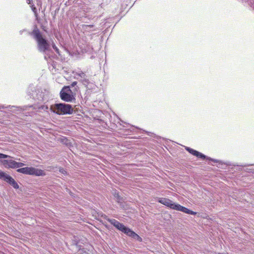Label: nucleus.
Masks as SVG:
<instances>
[{
  "instance_id": "17",
  "label": "nucleus",
  "mask_w": 254,
  "mask_h": 254,
  "mask_svg": "<svg viewBox=\"0 0 254 254\" xmlns=\"http://www.w3.org/2000/svg\"><path fill=\"white\" fill-rule=\"evenodd\" d=\"M84 26L86 27H90V28H91V27H93L94 26V25H86Z\"/></svg>"
},
{
  "instance_id": "13",
  "label": "nucleus",
  "mask_w": 254,
  "mask_h": 254,
  "mask_svg": "<svg viewBox=\"0 0 254 254\" xmlns=\"http://www.w3.org/2000/svg\"><path fill=\"white\" fill-rule=\"evenodd\" d=\"M8 157H10L7 155H5V154H4L2 153H0V159L6 158Z\"/></svg>"
},
{
  "instance_id": "11",
  "label": "nucleus",
  "mask_w": 254,
  "mask_h": 254,
  "mask_svg": "<svg viewBox=\"0 0 254 254\" xmlns=\"http://www.w3.org/2000/svg\"><path fill=\"white\" fill-rule=\"evenodd\" d=\"M108 221L113 225H114L117 229L119 230L120 231H122L125 226L124 225L120 223L119 221L116 220V219H108Z\"/></svg>"
},
{
  "instance_id": "9",
  "label": "nucleus",
  "mask_w": 254,
  "mask_h": 254,
  "mask_svg": "<svg viewBox=\"0 0 254 254\" xmlns=\"http://www.w3.org/2000/svg\"><path fill=\"white\" fill-rule=\"evenodd\" d=\"M73 74L74 75L75 78L79 79L80 77V79L79 81L83 84L88 83L89 80L87 78L86 74L82 71L80 70L78 71H73Z\"/></svg>"
},
{
  "instance_id": "16",
  "label": "nucleus",
  "mask_w": 254,
  "mask_h": 254,
  "mask_svg": "<svg viewBox=\"0 0 254 254\" xmlns=\"http://www.w3.org/2000/svg\"><path fill=\"white\" fill-rule=\"evenodd\" d=\"M31 7H32V10L34 12H36V8L34 6V5H32L31 6Z\"/></svg>"
},
{
  "instance_id": "7",
  "label": "nucleus",
  "mask_w": 254,
  "mask_h": 254,
  "mask_svg": "<svg viewBox=\"0 0 254 254\" xmlns=\"http://www.w3.org/2000/svg\"><path fill=\"white\" fill-rule=\"evenodd\" d=\"M1 163L6 168L15 169L25 165L23 163L17 162L12 160H3Z\"/></svg>"
},
{
  "instance_id": "15",
  "label": "nucleus",
  "mask_w": 254,
  "mask_h": 254,
  "mask_svg": "<svg viewBox=\"0 0 254 254\" xmlns=\"http://www.w3.org/2000/svg\"><path fill=\"white\" fill-rule=\"evenodd\" d=\"M77 82L76 81H73L72 82V83L71 84V87H74L75 85H76Z\"/></svg>"
},
{
  "instance_id": "12",
  "label": "nucleus",
  "mask_w": 254,
  "mask_h": 254,
  "mask_svg": "<svg viewBox=\"0 0 254 254\" xmlns=\"http://www.w3.org/2000/svg\"><path fill=\"white\" fill-rule=\"evenodd\" d=\"M52 47L53 48V49L55 50V51L56 52V53L59 54V55H60V50L57 47V46L55 45V44H53L52 45Z\"/></svg>"
},
{
  "instance_id": "1",
  "label": "nucleus",
  "mask_w": 254,
  "mask_h": 254,
  "mask_svg": "<svg viewBox=\"0 0 254 254\" xmlns=\"http://www.w3.org/2000/svg\"><path fill=\"white\" fill-rule=\"evenodd\" d=\"M158 201L167 207L174 210L182 211L185 213L191 215H195L196 214V212L190 210L179 204L175 203L172 200L167 198H159L158 199Z\"/></svg>"
},
{
  "instance_id": "8",
  "label": "nucleus",
  "mask_w": 254,
  "mask_h": 254,
  "mask_svg": "<svg viewBox=\"0 0 254 254\" xmlns=\"http://www.w3.org/2000/svg\"><path fill=\"white\" fill-rule=\"evenodd\" d=\"M121 231L126 234L128 236L136 239L139 242H142V238L139 235H138L129 228L126 227L125 226Z\"/></svg>"
},
{
  "instance_id": "18",
  "label": "nucleus",
  "mask_w": 254,
  "mask_h": 254,
  "mask_svg": "<svg viewBox=\"0 0 254 254\" xmlns=\"http://www.w3.org/2000/svg\"><path fill=\"white\" fill-rule=\"evenodd\" d=\"M64 170H63V169H62V171L60 170V172H62V173H64Z\"/></svg>"
},
{
  "instance_id": "4",
  "label": "nucleus",
  "mask_w": 254,
  "mask_h": 254,
  "mask_svg": "<svg viewBox=\"0 0 254 254\" xmlns=\"http://www.w3.org/2000/svg\"><path fill=\"white\" fill-rule=\"evenodd\" d=\"M34 34V37L37 42L39 50L43 52H45L46 51L48 50L49 44L47 41L43 38L40 32L38 30L35 31Z\"/></svg>"
},
{
  "instance_id": "5",
  "label": "nucleus",
  "mask_w": 254,
  "mask_h": 254,
  "mask_svg": "<svg viewBox=\"0 0 254 254\" xmlns=\"http://www.w3.org/2000/svg\"><path fill=\"white\" fill-rule=\"evenodd\" d=\"M60 96L63 101L67 102H71L75 99L69 86H64L60 91Z\"/></svg>"
},
{
  "instance_id": "3",
  "label": "nucleus",
  "mask_w": 254,
  "mask_h": 254,
  "mask_svg": "<svg viewBox=\"0 0 254 254\" xmlns=\"http://www.w3.org/2000/svg\"><path fill=\"white\" fill-rule=\"evenodd\" d=\"M17 172L23 174L34 175L36 176H43L45 175L43 170L32 167L19 168L17 170Z\"/></svg>"
},
{
  "instance_id": "14",
  "label": "nucleus",
  "mask_w": 254,
  "mask_h": 254,
  "mask_svg": "<svg viewBox=\"0 0 254 254\" xmlns=\"http://www.w3.org/2000/svg\"><path fill=\"white\" fill-rule=\"evenodd\" d=\"M39 109L43 110H47L48 109V107L47 105H43L40 107Z\"/></svg>"
},
{
  "instance_id": "10",
  "label": "nucleus",
  "mask_w": 254,
  "mask_h": 254,
  "mask_svg": "<svg viewBox=\"0 0 254 254\" xmlns=\"http://www.w3.org/2000/svg\"><path fill=\"white\" fill-rule=\"evenodd\" d=\"M186 150H187L189 153H190L192 155L196 156L198 158H201L203 160L205 159L206 158L205 156L202 154L201 153L199 152L198 151L194 150L192 148H190L189 147H186Z\"/></svg>"
},
{
  "instance_id": "6",
  "label": "nucleus",
  "mask_w": 254,
  "mask_h": 254,
  "mask_svg": "<svg viewBox=\"0 0 254 254\" xmlns=\"http://www.w3.org/2000/svg\"><path fill=\"white\" fill-rule=\"evenodd\" d=\"M0 179L3 180L5 182L12 186L14 189H17L19 186L15 181L9 175L6 173L0 171Z\"/></svg>"
},
{
  "instance_id": "2",
  "label": "nucleus",
  "mask_w": 254,
  "mask_h": 254,
  "mask_svg": "<svg viewBox=\"0 0 254 254\" xmlns=\"http://www.w3.org/2000/svg\"><path fill=\"white\" fill-rule=\"evenodd\" d=\"M50 110L54 113L59 115H71L74 109L70 104L65 103H57L51 106Z\"/></svg>"
}]
</instances>
